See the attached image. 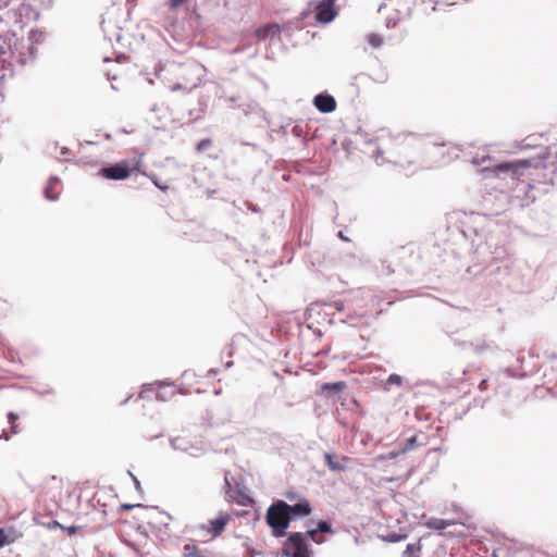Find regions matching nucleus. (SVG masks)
Wrapping results in <instances>:
<instances>
[{
	"label": "nucleus",
	"instance_id": "obj_1",
	"mask_svg": "<svg viewBox=\"0 0 557 557\" xmlns=\"http://www.w3.org/2000/svg\"><path fill=\"white\" fill-rule=\"evenodd\" d=\"M175 82L169 86L170 90L189 92L197 88L201 82V67L195 62L180 63L173 67Z\"/></svg>",
	"mask_w": 557,
	"mask_h": 557
},
{
	"label": "nucleus",
	"instance_id": "obj_2",
	"mask_svg": "<svg viewBox=\"0 0 557 557\" xmlns=\"http://www.w3.org/2000/svg\"><path fill=\"white\" fill-rule=\"evenodd\" d=\"M265 520L275 536H284L290 523L288 511L285 508V502L276 500L268 508Z\"/></svg>",
	"mask_w": 557,
	"mask_h": 557
},
{
	"label": "nucleus",
	"instance_id": "obj_3",
	"mask_svg": "<svg viewBox=\"0 0 557 557\" xmlns=\"http://www.w3.org/2000/svg\"><path fill=\"white\" fill-rule=\"evenodd\" d=\"M285 557H311V549L306 535L301 532L290 533L283 544Z\"/></svg>",
	"mask_w": 557,
	"mask_h": 557
},
{
	"label": "nucleus",
	"instance_id": "obj_4",
	"mask_svg": "<svg viewBox=\"0 0 557 557\" xmlns=\"http://www.w3.org/2000/svg\"><path fill=\"white\" fill-rule=\"evenodd\" d=\"M542 157H535L531 159H522L512 162H503L495 166V172H511L513 177L519 178L524 175L525 170L530 168H545Z\"/></svg>",
	"mask_w": 557,
	"mask_h": 557
},
{
	"label": "nucleus",
	"instance_id": "obj_5",
	"mask_svg": "<svg viewBox=\"0 0 557 557\" xmlns=\"http://www.w3.org/2000/svg\"><path fill=\"white\" fill-rule=\"evenodd\" d=\"M233 520V515L227 511H220L216 517L202 523L199 529L208 534L211 540L220 537L228 523Z\"/></svg>",
	"mask_w": 557,
	"mask_h": 557
},
{
	"label": "nucleus",
	"instance_id": "obj_6",
	"mask_svg": "<svg viewBox=\"0 0 557 557\" xmlns=\"http://www.w3.org/2000/svg\"><path fill=\"white\" fill-rule=\"evenodd\" d=\"M132 171L127 161H121L114 165L102 168L99 174L107 180L122 181L128 178Z\"/></svg>",
	"mask_w": 557,
	"mask_h": 557
},
{
	"label": "nucleus",
	"instance_id": "obj_7",
	"mask_svg": "<svg viewBox=\"0 0 557 557\" xmlns=\"http://www.w3.org/2000/svg\"><path fill=\"white\" fill-rule=\"evenodd\" d=\"M336 14L335 0H322L315 7V20L319 23H330Z\"/></svg>",
	"mask_w": 557,
	"mask_h": 557
},
{
	"label": "nucleus",
	"instance_id": "obj_8",
	"mask_svg": "<svg viewBox=\"0 0 557 557\" xmlns=\"http://www.w3.org/2000/svg\"><path fill=\"white\" fill-rule=\"evenodd\" d=\"M313 104L322 113H330L336 109L334 97L326 94H319L313 99Z\"/></svg>",
	"mask_w": 557,
	"mask_h": 557
},
{
	"label": "nucleus",
	"instance_id": "obj_9",
	"mask_svg": "<svg viewBox=\"0 0 557 557\" xmlns=\"http://www.w3.org/2000/svg\"><path fill=\"white\" fill-rule=\"evenodd\" d=\"M285 508L288 511L289 519H292V517H306L312 511V507L307 499H301L295 505H288L285 503Z\"/></svg>",
	"mask_w": 557,
	"mask_h": 557
},
{
	"label": "nucleus",
	"instance_id": "obj_10",
	"mask_svg": "<svg viewBox=\"0 0 557 557\" xmlns=\"http://www.w3.org/2000/svg\"><path fill=\"white\" fill-rule=\"evenodd\" d=\"M281 34V26L276 23L267 24L256 29L255 36L258 40H265L268 38H273Z\"/></svg>",
	"mask_w": 557,
	"mask_h": 557
},
{
	"label": "nucleus",
	"instance_id": "obj_11",
	"mask_svg": "<svg viewBox=\"0 0 557 557\" xmlns=\"http://www.w3.org/2000/svg\"><path fill=\"white\" fill-rule=\"evenodd\" d=\"M324 459L326 461L327 467L332 471H344L346 467L344 462L350 461V458L347 456H343L339 460L332 454H325Z\"/></svg>",
	"mask_w": 557,
	"mask_h": 557
},
{
	"label": "nucleus",
	"instance_id": "obj_12",
	"mask_svg": "<svg viewBox=\"0 0 557 557\" xmlns=\"http://www.w3.org/2000/svg\"><path fill=\"white\" fill-rule=\"evenodd\" d=\"M22 536V533L17 532L13 528L3 529L0 528V548L7 544H11L18 540Z\"/></svg>",
	"mask_w": 557,
	"mask_h": 557
},
{
	"label": "nucleus",
	"instance_id": "obj_13",
	"mask_svg": "<svg viewBox=\"0 0 557 557\" xmlns=\"http://www.w3.org/2000/svg\"><path fill=\"white\" fill-rule=\"evenodd\" d=\"M543 140H544V138H543V135H541V134L529 135L521 141V148L530 149V148H534V147H540L543 145Z\"/></svg>",
	"mask_w": 557,
	"mask_h": 557
},
{
	"label": "nucleus",
	"instance_id": "obj_14",
	"mask_svg": "<svg viewBox=\"0 0 557 557\" xmlns=\"http://www.w3.org/2000/svg\"><path fill=\"white\" fill-rule=\"evenodd\" d=\"M345 387H346L345 382L324 383L321 386V393H324V392L339 393V392L344 391Z\"/></svg>",
	"mask_w": 557,
	"mask_h": 557
},
{
	"label": "nucleus",
	"instance_id": "obj_15",
	"mask_svg": "<svg viewBox=\"0 0 557 557\" xmlns=\"http://www.w3.org/2000/svg\"><path fill=\"white\" fill-rule=\"evenodd\" d=\"M420 543H410L406 546L401 557H420Z\"/></svg>",
	"mask_w": 557,
	"mask_h": 557
},
{
	"label": "nucleus",
	"instance_id": "obj_16",
	"mask_svg": "<svg viewBox=\"0 0 557 557\" xmlns=\"http://www.w3.org/2000/svg\"><path fill=\"white\" fill-rule=\"evenodd\" d=\"M200 548L195 543H187L183 547V557H197L200 553Z\"/></svg>",
	"mask_w": 557,
	"mask_h": 557
},
{
	"label": "nucleus",
	"instance_id": "obj_17",
	"mask_svg": "<svg viewBox=\"0 0 557 557\" xmlns=\"http://www.w3.org/2000/svg\"><path fill=\"white\" fill-rule=\"evenodd\" d=\"M17 419H18V416L16 413H14V412L8 413V421L10 423V433L13 435H15L20 432L18 425L16 423Z\"/></svg>",
	"mask_w": 557,
	"mask_h": 557
},
{
	"label": "nucleus",
	"instance_id": "obj_18",
	"mask_svg": "<svg viewBox=\"0 0 557 557\" xmlns=\"http://www.w3.org/2000/svg\"><path fill=\"white\" fill-rule=\"evenodd\" d=\"M319 530L318 529H312V530H308L307 533L305 534L306 535V539L307 537H310L313 542H315L317 544H321L324 542V537L321 536L319 534Z\"/></svg>",
	"mask_w": 557,
	"mask_h": 557
},
{
	"label": "nucleus",
	"instance_id": "obj_19",
	"mask_svg": "<svg viewBox=\"0 0 557 557\" xmlns=\"http://www.w3.org/2000/svg\"><path fill=\"white\" fill-rule=\"evenodd\" d=\"M367 40L373 48H379L383 44V38L379 34H370Z\"/></svg>",
	"mask_w": 557,
	"mask_h": 557
},
{
	"label": "nucleus",
	"instance_id": "obj_20",
	"mask_svg": "<svg viewBox=\"0 0 557 557\" xmlns=\"http://www.w3.org/2000/svg\"><path fill=\"white\" fill-rule=\"evenodd\" d=\"M212 146V140L209 138L202 139L197 144V151L203 152Z\"/></svg>",
	"mask_w": 557,
	"mask_h": 557
},
{
	"label": "nucleus",
	"instance_id": "obj_21",
	"mask_svg": "<svg viewBox=\"0 0 557 557\" xmlns=\"http://www.w3.org/2000/svg\"><path fill=\"white\" fill-rule=\"evenodd\" d=\"M317 529L319 530L320 533H333L334 532L331 524L326 521H320L318 523Z\"/></svg>",
	"mask_w": 557,
	"mask_h": 557
},
{
	"label": "nucleus",
	"instance_id": "obj_22",
	"mask_svg": "<svg viewBox=\"0 0 557 557\" xmlns=\"http://www.w3.org/2000/svg\"><path fill=\"white\" fill-rule=\"evenodd\" d=\"M416 446H417V437L411 436L410 438L407 440L405 446L403 447V453H407V451L413 449Z\"/></svg>",
	"mask_w": 557,
	"mask_h": 557
},
{
	"label": "nucleus",
	"instance_id": "obj_23",
	"mask_svg": "<svg viewBox=\"0 0 557 557\" xmlns=\"http://www.w3.org/2000/svg\"><path fill=\"white\" fill-rule=\"evenodd\" d=\"M188 0H169L168 1V5L170 8V10L172 11H175L177 10L181 5H183L184 3H186Z\"/></svg>",
	"mask_w": 557,
	"mask_h": 557
},
{
	"label": "nucleus",
	"instance_id": "obj_24",
	"mask_svg": "<svg viewBox=\"0 0 557 557\" xmlns=\"http://www.w3.org/2000/svg\"><path fill=\"white\" fill-rule=\"evenodd\" d=\"M403 382V379L400 375L398 374H391L387 379V383L388 384H394V385H400Z\"/></svg>",
	"mask_w": 557,
	"mask_h": 557
},
{
	"label": "nucleus",
	"instance_id": "obj_25",
	"mask_svg": "<svg viewBox=\"0 0 557 557\" xmlns=\"http://www.w3.org/2000/svg\"><path fill=\"white\" fill-rule=\"evenodd\" d=\"M400 454H404L403 453V448H400L399 450H396V451H391L386 456H381L380 459H382V460H384V459H393V458L398 457Z\"/></svg>",
	"mask_w": 557,
	"mask_h": 557
},
{
	"label": "nucleus",
	"instance_id": "obj_26",
	"mask_svg": "<svg viewBox=\"0 0 557 557\" xmlns=\"http://www.w3.org/2000/svg\"><path fill=\"white\" fill-rule=\"evenodd\" d=\"M330 307H334L337 311L344 310V304L342 301H334L330 304Z\"/></svg>",
	"mask_w": 557,
	"mask_h": 557
},
{
	"label": "nucleus",
	"instance_id": "obj_27",
	"mask_svg": "<svg viewBox=\"0 0 557 557\" xmlns=\"http://www.w3.org/2000/svg\"><path fill=\"white\" fill-rule=\"evenodd\" d=\"M446 525L447 523L444 520H436L434 522V527L438 530L445 529Z\"/></svg>",
	"mask_w": 557,
	"mask_h": 557
},
{
	"label": "nucleus",
	"instance_id": "obj_28",
	"mask_svg": "<svg viewBox=\"0 0 557 557\" xmlns=\"http://www.w3.org/2000/svg\"><path fill=\"white\" fill-rule=\"evenodd\" d=\"M77 529H78V528H77V527H74V525L65 528V530L67 531V533H69L70 535L75 534V533L77 532Z\"/></svg>",
	"mask_w": 557,
	"mask_h": 557
},
{
	"label": "nucleus",
	"instance_id": "obj_29",
	"mask_svg": "<svg viewBox=\"0 0 557 557\" xmlns=\"http://www.w3.org/2000/svg\"><path fill=\"white\" fill-rule=\"evenodd\" d=\"M479 388H480V391H485L487 388V381L482 380L479 384Z\"/></svg>",
	"mask_w": 557,
	"mask_h": 557
},
{
	"label": "nucleus",
	"instance_id": "obj_30",
	"mask_svg": "<svg viewBox=\"0 0 557 557\" xmlns=\"http://www.w3.org/2000/svg\"><path fill=\"white\" fill-rule=\"evenodd\" d=\"M0 438L1 440H4V441H9L10 440V434L5 431H3L1 434H0Z\"/></svg>",
	"mask_w": 557,
	"mask_h": 557
},
{
	"label": "nucleus",
	"instance_id": "obj_31",
	"mask_svg": "<svg viewBox=\"0 0 557 557\" xmlns=\"http://www.w3.org/2000/svg\"><path fill=\"white\" fill-rule=\"evenodd\" d=\"M133 507H134L133 505H122V508L125 509V510H128V509H131Z\"/></svg>",
	"mask_w": 557,
	"mask_h": 557
},
{
	"label": "nucleus",
	"instance_id": "obj_32",
	"mask_svg": "<svg viewBox=\"0 0 557 557\" xmlns=\"http://www.w3.org/2000/svg\"><path fill=\"white\" fill-rule=\"evenodd\" d=\"M405 536H401V535H394L393 536V541H398L400 539H404Z\"/></svg>",
	"mask_w": 557,
	"mask_h": 557
},
{
	"label": "nucleus",
	"instance_id": "obj_33",
	"mask_svg": "<svg viewBox=\"0 0 557 557\" xmlns=\"http://www.w3.org/2000/svg\"><path fill=\"white\" fill-rule=\"evenodd\" d=\"M338 235H339V237H341L342 239L347 240V238L345 237V234H343V232H339V234H338Z\"/></svg>",
	"mask_w": 557,
	"mask_h": 557
},
{
	"label": "nucleus",
	"instance_id": "obj_34",
	"mask_svg": "<svg viewBox=\"0 0 557 557\" xmlns=\"http://www.w3.org/2000/svg\"><path fill=\"white\" fill-rule=\"evenodd\" d=\"M46 194H48V190L46 191ZM47 198L50 199V200H53L54 197L50 196V195H47Z\"/></svg>",
	"mask_w": 557,
	"mask_h": 557
},
{
	"label": "nucleus",
	"instance_id": "obj_35",
	"mask_svg": "<svg viewBox=\"0 0 557 557\" xmlns=\"http://www.w3.org/2000/svg\"><path fill=\"white\" fill-rule=\"evenodd\" d=\"M156 185H157V187H159L161 189H165L166 188V187H161L160 184H157V183H156Z\"/></svg>",
	"mask_w": 557,
	"mask_h": 557
}]
</instances>
